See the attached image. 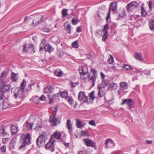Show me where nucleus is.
Here are the masks:
<instances>
[{
  "label": "nucleus",
  "mask_w": 154,
  "mask_h": 154,
  "mask_svg": "<svg viewBox=\"0 0 154 154\" xmlns=\"http://www.w3.org/2000/svg\"><path fill=\"white\" fill-rule=\"evenodd\" d=\"M22 141L20 142V146L19 148V149H24L26 145H29L30 143V138L29 134L25 135L22 134L20 136Z\"/></svg>",
  "instance_id": "1"
},
{
  "label": "nucleus",
  "mask_w": 154,
  "mask_h": 154,
  "mask_svg": "<svg viewBox=\"0 0 154 154\" xmlns=\"http://www.w3.org/2000/svg\"><path fill=\"white\" fill-rule=\"evenodd\" d=\"M13 91L14 96L15 98L18 97L20 99H23L25 97L26 92L27 91L17 88H12L11 91Z\"/></svg>",
  "instance_id": "2"
},
{
  "label": "nucleus",
  "mask_w": 154,
  "mask_h": 154,
  "mask_svg": "<svg viewBox=\"0 0 154 154\" xmlns=\"http://www.w3.org/2000/svg\"><path fill=\"white\" fill-rule=\"evenodd\" d=\"M97 76L96 70L94 69H91L89 74H88V78L92 81V87H94L95 84V81Z\"/></svg>",
  "instance_id": "3"
},
{
  "label": "nucleus",
  "mask_w": 154,
  "mask_h": 154,
  "mask_svg": "<svg viewBox=\"0 0 154 154\" xmlns=\"http://www.w3.org/2000/svg\"><path fill=\"white\" fill-rule=\"evenodd\" d=\"M35 50L33 44H26L23 46V52H28L32 54L35 52Z\"/></svg>",
  "instance_id": "4"
},
{
  "label": "nucleus",
  "mask_w": 154,
  "mask_h": 154,
  "mask_svg": "<svg viewBox=\"0 0 154 154\" xmlns=\"http://www.w3.org/2000/svg\"><path fill=\"white\" fill-rule=\"evenodd\" d=\"M49 122L51 123H52L53 126H55L60 123L61 122V119H60L56 118L55 115L51 114L50 116Z\"/></svg>",
  "instance_id": "5"
},
{
  "label": "nucleus",
  "mask_w": 154,
  "mask_h": 154,
  "mask_svg": "<svg viewBox=\"0 0 154 154\" xmlns=\"http://www.w3.org/2000/svg\"><path fill=\"white\" fill-rule=\"evenodd\" d=\"M138 6V3L135 1H132L128 4L126 6V9L128 12H131Z\"/></svg>",
  "instance_id": "6"
},
{
  "label": "nucleus",
  "mask_w": 154,
  "mask_h": 154,
  "mask_svg": "<svg viewBox=\"0 0 154 154\" xmlns=\"http://www.w3.org/2000/svg\"><path fill=\"white\" fill-rule=\"evenodd\" d=\"M44 90L45 93H47L48 94H49L50 93H51L53 92L54 88L51 86L48 85L44 88ZM47 96L49 100V103H51L52 102L53 98L52 97H50V95L49 94H48Z\"/></svg>",
  "instance_id": "7"
},
{
  "label": "nucleus",
  "mask_w": 154,
  "mask_h": 154,
  "mask_svg": "<svg viewBox=\"0 0 154 154\" xmlns=\"http://www.w3.org/2000/svg\"><path fill=\"white\" fill-rule=\"evenodd\" d=\"M123 101L121 103L122 105L124 104H127L128 106V109L131 110V109L134 107V100L131 98L123 100Z\"/></svg>",
  "instance_id": "8"
},
{
  "label": "nucleus",
  "mask_w": 154,
  "mask_h": 154,
  "mask_svg": "<svg viewBox=\"0 0 154 154\" xmlns=\"http://www.w3.org/2000/svg\"><path fill=\"white\" fill-rule=\"evenodd\" d=\"M37 146L41 147L44 146L45 143V136L42 134L40 135L37 138L36 141Z\"/></svg>",
  "instance_id": "9"
},
{
  "label": "nucleus",
  "mask_w": 154,
  "mask_h": 154,
  "mask_svg": "<svg viewBox=\"0 0 154 154\" xmlns=\"http://www.w3.org/2000/svg\"><path fill=\"white\" fill-rule=\"evenodd\" d=\"M43 15H38L35 17L32 23L33 26L35 27L38 25V24L42 23L43 20Z\"/></svg>",
  "instance_id": "10"
},
{
  "label": "nucleus",
  "mask_w": 154,
  "mask_h": 154,
  "mask_svg": "<svg viewBox=\"0 0 154 154\" xmlns=\"http://www.w3.org/2000/svg\"><path fill=\"white\" fill-rule=\"evenodd\" d=\"M78 99L79 101L82 102L83 103H88V98L86 96L84 92L80 91L79 92Z\"/></svg>",
  "instance_id": "11"
},
{
  "label": "nucleus",
  "mask_w": 154,
  "mask_h": 154,
  "mask_svg": "<svg viewBox=\"0 0 154 154\" xmlns=\"http://www.w3.org/2000/svg\"><path fill=\"white\" fill-rule=\"evenodd\" d=\"M83 140L85 144L87 146H91L94 148L96 147L95 143L91 139L89 138H84Z\"/></svg>",
  "instance_id": "12"
},
{
  "label": "nucleus",
  "mask_w": 154,
  "mask_h": 154,
  "mask_svg": "<svg viewBox=\"0 0 154 154\" xmlns=\"http://www.w3.org/2000/svg\"><path fill=\"white\" fill-rule=\"evenodd\" d=\"M97 88L99 90L98 95L100 97H102L104 96L106 93L105 88L100 87V84H98Z\"/></svg>",
  "instance_id": "13"
},
{
  "label": "nucleus",
  "mask_w": 154,
  "mask_h": 154,
  "mask_svg": "<svg viewBox=\"0 0 154 154\" xmlns=\"http://www.w3.org/2000/svg\"><path fill=\"white\" fill-rule=\"evenodd\" d=\"M54 145L53 142L51 143V141H49L45 146V148L48 150H50L51 152H54L55 150Z\"/></svg>",
  "instance_id": "14"
},
{
  "label": "nucleus",
  "mask_w": 154,
  "mask_h": 154,
  "mask_svg": "<svg viewBox=\"0 0 154 154\" xmlns=\"http://www.w3.org/2000/svg\"><path fill=\"white\" fill-rule=\"evenodd\" d=\"M109 24L106 23L105 25L104 28L102 30V31L105 32L102 36L103 39H104V41L107 38L108 36V30L109 29Z\"/></svg>",
  "instance_id": "15"
},
{
  "label": "nucleus",
  "mask_w": 154,
  "mask_h": 154,
  "mask_svg": "<svg viewBox=\"0 0 154 154\" xmlns=\"http://www.w3.org/2000/svg\"><path fill=\"white\" fill-rule=\"evenodd\" d=\"M105 144L107 148L114 146L115 145L114 141L111 138L107 139L105 142Z\"/></svg>",
  "instance_id": "16"
},
{
  "label": "nucleus",
  "mask_w": 154,
  "mask_h": 154,
  "mask_svg": "<svg viewBox=\"0 0 154 154\" xmlns=\"http://www.w3.org/2000/svg\"><path fill=\"white\" fill-rule=\"evenodd\" d=\"M33 125V124L28 123V121H27L23 125V129L25 130H32Z\"/></svg>",
  "instance_id": "17"
},
{
  "label": "nucleus",
  "mask_w": 154,
  "mask_h": 154,
  "mask_svg": "<svg viewBox=\"0 0 154 154\" xmlns=\"http://www.w3.org/2000/svg\"><path fill=\"white\" fill-rule=\"evenodd\" d=\"M66 125V128L69 130V133L71 135H72L73 133H72V124H71V121L70 119H68L67 120Z\"/></svg>",
  "instance_id": "18"
},
{
  "label": "nucleus",
  "mask_w": 154,
  "mask_h": 154,
  "mask_svg": "<svg viewBox=\"0 0 154 154\" xmlns=\"http://www.w3.org/2000/svg\"><path fill=\"white\" fill-rule=\"evenodd\" d=\"M79 71L80 74V75H85L87 74L88 72L87 68L86 67L80 66L79 69Z\"/></svg>",
  "instance_id": "19"
},
{
  "label": "nucleus",
  "mask_w": 154,
  "mask_h": 154,
  "mask_svg": "<svg viewBox=\"0 0 154 154\" xmlns=\"http://www.w3.org/2000/svg\"><path fill=\"white\" fill-rule=\"evenodd\" d=\"M45 51L49 53L53 51L54 50V48L52 47L49 44H47L45 45L44 47Z\"/></svg>",
  "instance_id": "20"
},
{
  "label": "nucleus",
  "mask_w": 154,
  "mask_h": 154,
  "mask_svg": "<svg viewBox=\"0 0 154 154\" xmlns=\"http://www.w3.org/2000/svg\"><path fill=\"white\" fill-rule=\"evenodd\" d=\"M120 85L121 88L118 91L119 92L120 91H123L124 89H126L128 88V84L126 82H121L120 83Z\"/></svg>",
  "instance_id": "21"
},
{
  "label": "nucleus",
  "mask_w": 154,
  "mask_h": 154,
  "mask_svg": "<svg viewBox=\"0 0 154 154\" xmlns=\"http://www.w3.org/2000/svg\"><path fill=\"white\" fill-rule=\"evenodd\" d=\"M18 128L14 125H12L11 127L10 130L12 135L15 134L18 132Z\"/></svg>",
  "instance_id": "22"
},
{
  "label": "nucleus",
  "mask_w": 154,
  "mask_h": 154,
  "mask_svg": "<svg viewBox=\"0 0 154 154\" xmlns=\"http://www.w3.org/2000/svg\"><path fill=\"white\" fill-rule=\"evenodd\" d=\"M117 4L115 2L111 3L109 6V11L110 10V11L111 10L113 11H116L117 8Z\"/></svg>",
  "instance_id": "23"
},
{
  "label": "nucleus",
  "mask_w": 154,
  "mask_h": 154,
  "mask_svg": "<svg viewBox=\"0 0 154 154\" xmlns=\"http://www.w3.org/2000/svg\"><path fill=\"white\" fill-rule=\"evenodd\" d=\"M7 133L5 131V127L4 126H0V135L1 136H6Z\"/></svg>",
  "instance_id": "24"
},
{
  "label": "nucleus",
  "mask_w": 154,
  "mask_h": 154,
  "mask_svg": "<svg viewBox=\"0 0 154 154\" xmlns=\"http://www.w3.org/2000/svg\"><path fill=\"white\" fill-rule=\"evenodd\" d=\"M11 79L12 81L16 82L18 79L17 74L12 72L11 74Z\"/></svg>",
  "instance_id": "25"
},
{
  "label": "nucleus",
  "mask_w": 154,
  "mask_h": 154,
  "mask_svg": "<svg viewBox=\"0 0 154 154\" xmlns=\"http://www.w3.org/2000/svg\"><path fill=\"white\" fill-rule=\"evenodd\" d=\"M53 136L54 137V138L57 139H59L61 138V134L59 131H56L54 132Z\"/></svg>",
  "instance_id": "26"
},
{
  "label": "nucleus",
  "mask_w": 154,
  "mask_h": 154,
  "mask_svg": "<svg viewBox=\"0 0 154 154\" xmlns=\"http://www.w3.org/2000/svg\"><path fill=\"white\" fill-rule=\"evenodd\" d=\"M38 121V123L37 124V125L35 128V129L38 130V129L41 128H42V126L41 125V120L40 118H37L36 119Z\"/></svg>",
  "instance_id": "27"
},
{
  "label": "nucleus",
  "mask_w": 154,
  "mask_h": 154,
  "mask_svg": "<svg viewBox=\"0 0 154 154\" xmlns=\"http://www.w3.org/2000/svg\"><path fill=\"white\" fill-rule=\"evenodd\" d=\"M26 84V81L24 79L21 84V87H20V89L23 90V91H27V89L25 88V86Z\"/></svg>",
  "instance_id": "28"
},
{
  "label": "nucleus",
  "mask_w": 154,
  "mask_h": 154,
  "mask_svg": "<svg viewBox=\"0 0 154 154\" xmlns=\"http://www.w3.org/2000/svg\"><path fill=\"white\" fill-rule=\"evenodd\" d=\"M123 69L124 70H132L133 68L130 66L128 64H125L123 66Z\"/></svg>",
  "instance_id": "29"
},
{
  "label": "nucleus",
  "mask_w": 154,
  "mask_h": 154,
  "mask_svg": "<svg viewBox=\"0 0 154 154\" xmlns=\"http://www.w3.org/2000/svg\"><path fill=\"white\" fill-rule=\"evenodd\" d=\"M149 29L152 31H154V20H151L149 22Z\"/></svg>",
  "instance_id": "30"
},
{
  "label": "nucleus",
  "mask_w": 154,
  "mask_h": 154,
  "mask_svg": "<svg viewBox=\"0 0 154 154\" xmlns=\"http://www.w3.org/2000/svg\"><path fill=\"white\" fill-rule=\"evenodd\" d=\"M76 125L77 126V128H81L82 127H83V125L81 121L78 119H76Z\"/></svg>",
  "instance_id": "31"
},
{
  "label": "nucleus",
  "mask_w": 154,
  "mask_h": 154,
  "mask_svg": "<svg viewBox=\"0 0 154 154\" xmlns=\"http://www.w3.org/2000/svg\"><path fill=\"white\" fill-rule=\"evenodd\" d=\"M60 95L62 98H66L68 97V92L66 91H64L60 93Z\"/></svg>",
  "instance_id": "32"
},
{
  "label": "nucleus",
  "mask_w": 154,
  "mask_h": 154,
  "mask_svg": "<svg viewBox=\"0 0 154 154\" xmlns=\"http://www.w3.org/2000/svg\"><path fill=\"white\" fill-rule=\"evenodd\" d=\"M72 27L70 24H69L67 25L65 27V30L67 32V33L70 34L71 30Z\"/></svg>",
  "instance_id": "33"
},
{
  "label": "nucleus",
  "mask_w": 154,
  "mask_h": 154,
  "mask_svg": "<svg viewBox=\"0 0 154 154\" xmlns=\"http://www.w3.org/2000/svg\"><path fill=\"white\" fill-rule=\"evenodd\" d=\"M108 84V82L107 81L103 80L102 81L101 84V85L100 84V87L105 88L106 87Z\"/></svg>",
  "instance_id": "34"
},
{
  "label": "nucleus",
  "mask_w": 154,
  "mask_h": 154,
  "mask_svg": "<svg viewBox=\"0 0 154 154\" xmlns=\"http://www.w3.org/2000/svg\"><path fill=\"white\" fill-rule=\"evenodd\" d=\"M147 14L146 10L143 6H142L141 8V14L142 16L145 17L147 15Z\"/></svg>",
  "instance_id": "35"
},
{
  "label": "nucleus",
  "mask_w": 154,
  "mask_h": 154,
  "mask_svg": "<svg viewBox=\"0 0 154 154\" xmlns=\"http://www.w3.org/2000/svg\"><path fill=\"white\" fill-rule=\"evenodd\" d=\"M68 9H63L62 10L61 13L62 15V17L63 18L66 17L68 15Z\"/></svg>",
  "instance_id": "36"
},
{
  "label": "nucleus",
  "mask_w": 154,
  "mask_h": 154,
  "mask_svg": "<svg viewBox=\"0 0 154 154\" xmlns=\"http://www.w3.org/2000/svg\"><path fill=\"white\" fill-rule=\"evenodd\" d=\"M62 72L60 69H56L55 71L54 74L57 77H60L61 75Z\"/></svg>",
  "instance_id": "37"
},
{
  "label": "nucleus",
  "mask_w": 154,
  "mask_h": 154,
  "mask_svg": "<svg viewBox=\"0 0 154 154\" xmlns=\"http://www.w3.org/2000/svg\"><path fill=\"white\" fill-rule=\"evenodd\" d=\"M4 93L0 92V104L1 103L3 104L4 102L3 97L4 95Z\"/></svg>",
  "instance_id": "38"
},
{
  "label": "nucleus",
  "mask_w": 154,
  "mask_h": 154,
  "mask_svg": "<svg viewBox=\"0 0 154 154\" xmlns=\"http://www.w3.org/2000/svg\"><path fill=\"white\" fill-rule=\"evenodd\" d=\"M99 18L101 20H102L104 19V14L99 11L97 14Z\"/></svg>",
  "instance_id": "39"
},
{
  "label": "nucleus",
  "mask_w": 154,
  "mask_h": 154,
  "mask_svg": "<svg viewBox=\"0 0 154 154\" xmlns=\"http://www.w3.org/2000/svg\"><path fill=\"white\" fill-rule=\"evenodd\" d=\"M94 94L95 91H93L89 94L90 99L92 100H93L95 98V97L94 96Z\"/></svg>",
  "instance_id": "40"
},
{
  "label": "nucleus",
  "mask_w": 154,
  "mask_h": 154,
  "mask_svg": "<svg viewBox=\"0 0 154 154\" xmlns=\"http://www.w3.org/2000/svg\"><path fill=\"white\" fill-rule=\"evenodd\" d=\"M72 46L73 48H78L79 46V45L77 41H76L75 42H74L72 45Z\"/></svg>",
  "instance_id": "41"
},
{
  "label": "nucleus",
  "mask_w": 154,
  "mask_h": 154,
  "mask_svg": "<svg viewBox=\"0 0 154 154\" xmlns=\"http://www.w3.org/2000/svg\"><path fill=\"white\" fill-rule=\"evenodd\" d=\"M79 22V20L78 19L76 20L75 19L73 18L72 20V23L73 25L77 24Z\"/></svg>",
  "instance_id": "42"
},
{
  "label": "nucleus",
  "mask_w": 154,
  "mask_h": 154,
  "mask_svg": "<svg viewBox=\"0 0 154 154\" xmlns=\"http://www.w3.org/2000/svg\"><path fill=\"white\" fill-rule=\"evenodd\" d=\"M6 72L5 71H3L2 72L1 76H0V80H3V79H5L6 77V76L5 75Z\"/></svg>",
  "instance_id": "43"
},
{
  "label": "nucleus",
  "mask_w": 154,
  "mask_h": 154,
  "mask_svg": "<svg viewBox=\"0 0 154 154\" xmlns=\"http://www.w3.org/2000/svg\"><path fill=\"white\" fill-rule=\"evenodd\" d=\"M5 91H9L10 86L8 85L5 84L3 86H1Z\"/></svg>",
  "instance_id": "44"
},
{
  "label": "nucleus",
  "mask_w": 154,
  "mask_h": 154,
  "mask_svg": "<svg viewBox=\"0 0 154 154\" xmlns=\"http://www.w3.org/2000/svg\"><path fill=\"white\" fill-rule=\"evenodd\" d=\"M16 138H13L11 140V142L10 144V146L11 147H14V143L16 142Z\"/></svg>",
  "instance_id": "45"
},
{
  "label": "nucleus",
  "mask_w": 154,
  "mask_h": 154,
  "mask_svg": "<svg viewBox=\"0 0 154 154\" xmlns=\"http://www.w3.org/2000/svg\"><path fill=\"white\" fill-rule=\"evenodd\" d=\"M110 86L112 90H114L116 89L117 87L116 84L114 83H111Z\"/></svg>",
  "instance_id": "46"
},
{
  "label": "nucleus",
  "mask_w": 154,
  "mask_h": 154,
  "mask_svg": "<svg viewBox=\"0 0 154 154\" xmlns=\"http://www.w3.org/2000/svg\"><path fill=\"white\" fill-rule=\"evenodd\" d=\"M125 11L123 10L119 14V16L121 17H122L125 16Z\"/></svg>",
  "instance_id": "47"
},
{
  "label": "nucleus",
  "mask_w": 154,
  "mask_h": 154,
  "mask_svg": "<svg viewBox=\"0 0 154 154\" xmlns=\"http://www.w3.org/2000/svg\"><path fill=\"white\" fill-rule=\"evenodd\" d=\"M81 134L82 136H88V133L86 131H82L81 132Z\"/></svg>",
  "instance_id": "48"
},
{
  "label": "nucleus",
  "mask_w": 154,
  "mask_h": 154,
  "mask_svg": "<svg viewBox=\"0 0 154 154\" xmlns=\"http://www.w3.org/2000/svg\"><path fill=\"white\" fill-rule=\"evenodd\" d=\"M135 58H142V56L141 53H136L134 54Z\"/></svg>",
  "instance_id": "49"
},
{
  "label": "nucleus",
  "mask_w": 154,
  "mask_h": 154,
  "mask_svg": "<svg viewBox=\"0 0 154 154\" xmlns=\"http://www.w3.org/2000/svg\"><path fill=\"white\" fill-rule=\"evenodd\" d=\"M144 74L146 75H150L151 70H144L143 72Z\"/></svg>",
  "instance_id": "50"
},
{
  "label": "nucleus",
  "mask_w": 154,
  "mask_h": 154,
  "mask_svg": "<svg viewBox=\"0 0 154 154\" xmlns=\"http://www.w3.org/2000/svg\"><path fill=\"white\" fill-rule=\"evenodd\" d=\"M57 55L59 57H62L63 56L64 54V53L62 51H58L57 52Z\"/></svg>",
  "instance_id": "51"
},
{
  "label": "nucleus",
  "mask_w": 154,
  "mask_h": 154,
  "mask_svg": "<svg viewBox=\"0 0 154 154\" xmlns=\"http://www.w3.org/2000/svg\"><path fill=\"white\" fill-rule=\"evenodd\" d=\"M89 124L90 125H91L93 126H96V124L95 122L93 120L89 121Z\"/></svg>",
  "instance_id": "52"
},
{
  "label": "nucleus",
  "mask_w": 154,
  "mask_h": 154,
  "mask_svg": "<svg viewBox=\"0 0 154 154\" xmlns=\"http://www.w3.org/2000/svg\"><path fill=\"white\" fill-rule=\"evenodd\" d=\"M42 29L45 32H48L50 31L49 29L47 26H44V28H42Z\"/></svg>",
  "instance_id": "53"
},
{
  "label": "nucleus",
  "mask_w": 154,
  "mask_h": 154,
  "mask_svg": "<svg viewBox=\"0 0 154 154\" xmlns=\"http://www.w3.org/2000/svg\"><path fill=\"white\" fill-rule=\"evenodd\" d=\"M1 150L2 152H5L6 151V146L3 145L1 148Z\"/></svg>",
  "instance_id": "54"
},
{
  "label": "nucleus",
  "mask_w": 154,
  "mask_h": 154,
  "mask_svg": "<svg viewBox=\"0 0 154 154\" xmlns=\"http://www.w3.org/2000/svg\"><path fill=\"white\" fill-rule=\"evenodd\" d=\"M78 84V82H70V84L71 86L72 87H75Z\"/></svg>",
  "instance_id": "55"
},
{
  "label": "nucleus",
  "mask_w": 154,
  "mask_h": 154,
  "mask_svg": "<svg viewBox=\"0 0 154 154\" xmlns=\"http://www.w3.org/2000/svg\"><path fill=\"white\" fill-rule=\"evenodd\" d=\"M114 61V58H108L107 62L110 64H112Z\"/></svg>",
  "instance_id": "56"
},
{
  "label": "nucleus",
  "mask_w": 154,
  "mask_h": 154,
  "mask_svg": "<svg viewBox=\"0 0 154 154\" xmlns=\"http://www.w3.org/2000/svg\"><path fill=\"white\" fill-rule=\"evenodd\" d=\"M110 10L109 11L108 13L106 18V21H108L110 17Z\"/></svg>",
  "instance_id": "57"
},
{
  "label": "nucleus",
  "mask_w": 154,
  "mask_h": 154,
  "mask_svg": "<svg viewBox=\"0 0 154 154\" xmlns=\"http://www.w3.org/2000/svg\"><path fill=\"white\" fill-rule=\"evenodd\" d=\"M46 97L44 95H42L39 98L40 100H43V101H45Z\"/></svg>",
  "instance_id": "58"
},
{
  "label": "nucleus",
  "mask_w": 154,
  "mask_h": 154,
  "mask_svg": "<svg viewBox=\"0 0 154 154\" xmlns=\"http://www.w3.org/2000/svg\"><path fill=\"white\" fill-rule=\"evenodd\" d=\"M152 3L151 1H150L149 2L148 6L150 10H151L152 9Z\"/></svg>",
  "instance_id": "59"
},
{
  "label": "nucleus",
  "mask_w": 154,
  "mask_h": 154,
  "mask_svg": "<svg viewBox=\"0 0 154 154\" xmlns=\"http://www.w3.org/2000/svg\"><path fill=\"white\" fill-rule=\"evenodd\" d=\"M9 139L8 138H4L2 139L3 143L4 144L6 143L8 141Z\"/></svg>",
  "instance_id": "60"
},
{
  "label": "nucleus",
  "mask_w": 154,
  "mask_h": 154,
  "mask_svg": "<svg viewBox=\"0 0 154 154\" xmlns=\"http://www.w3.org/2000/svg\"><path fill=\"white\" fill-rule=\"evenodd\" d=\"M62 142H63V143L64 144L65 146L66 147H69V143H65V141H63V140H62Z\"/></svg>",
  "instance_id": "61"
},
{
  "label": "nucleus",
  "mask_w": 154,
  "mask_h": 154,
  "mask_svg": "<svg viewBox=\"0 0 154 154\" xmlns=\"http://www.w3.org/2000/svg\"><path fill=\"white\" fill-rule=\"evenodd\" d=\"M68 102L71 105H72L73 104L74 101L72 99H69L68 100Z\"/></svg>",
  "instance_id": "62"
},
{
  "label": "nucleus",
  "mask_w": 154,
  "mask_h": 154,
  "mask_svg": "<svg viewBox=\"0 0 154 154\" xmlns=\"http://www.w3.org/2000/svg\"><path fill=\"white\" fill-rule=\"evenodd\" d=\"M81 31V29L80 27H78L76 29V32H80Z\"/></svg>",
  "instance_id": "63"
},
{
  "label": "nucleus",
  "mask_w": 154,
  "mask_h": 154,
  "mask_svg": "<svg viewBox=\"0 0 154 154\" xmlns=\"http://www.w3.org/2000/svg\"><path fill=\"white\" fill-rule=\"evenodd\" d=\"M111 154H120V153L119 152L114 151L112 152Z\"/></svg>",
  "instance_id": "64"
}]
</instances>
